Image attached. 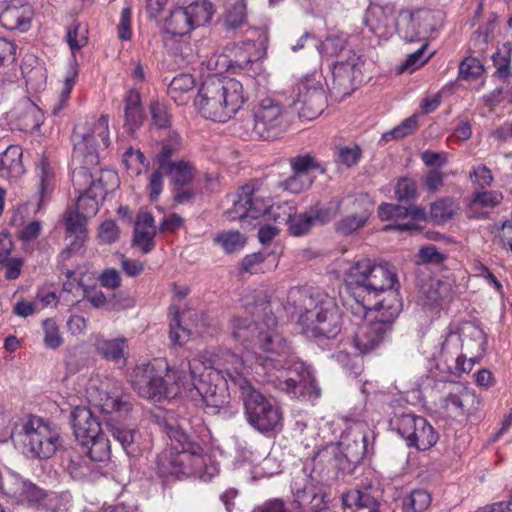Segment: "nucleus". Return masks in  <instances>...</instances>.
<instances>
[{
	"label": "nucleus",
	"mask_w": 512,
	"mask_h": 512,
	"mask_svg": "<svg viewBox=\"0 0 512 512\" xmlns=\"http://www.w3.org/2000/svg\"><path fill=\"white\" fill-rule=\"evenodd\" d=\"M264 324L265 329L259 330L258 344L252 351L254 360L264 367L287 369L286 375H282L279 379V389L287 394L300 397L315 393L318 396L319 392L316 391L314 379L303 363L298 362L287 367L291 349L277 331L276 318L272 315L266 316Z\"/></svg>",
	"instance_id": "1"
},
{
	"label": "nucleus",
	"mask_w": 512,
	"mask_h": 512,
	"mask_svg": "<svg viewBox=\"0 0 512 512\" xmlns=\"http://www.w3.org/2000/svg\"><path fill=\"white\" fill-rule=\"evenodd\" d=\"M286 305L298 315V324L307 337L334 339L342 330L340 308L326 293L293 287L288 291Z\"/></svg>",
	"instance_id": "2"
},
{
	"label": "nucleus",
	"mask_w": 512,
	"mask_h": 512,
	"mask_svg": "<svg viewBox=\"0 0 512 512\" xmlns=\"http://www.w3.org/2000/svg\"><path fill=\"white\" fill-rule=\"evenodd\" d=\"M170 446L157 458V468L162 476H197L209 480L218 469L208 452L198 443L191 441L182 427L168 430Z\"/></svg>",
	"instance_id": "3"
},
{
	"label": "nucleus",
	"mask_w": 512,
	"mask_h": 512,
	"mask_svg": "<svg viewBox=\"0 0 512 512\" xmlns=\"http://www.w3.org/2000/svg\"><path fill=\"white\" fill-rule=\"evenodd\" d=\"M345 281L356 306L361 314H367L370 308L375 309L376 299H388L391 292L396 293L395 285L398 283L397 274L393 266L388 263L373 264L369 259H362L354 263L345 274Z\"/></svg>",
	"instance_id": "4"
},
{
	"label": "nucleus",
	"mask_w": 512,
	"mask_h": 512,
	"mask_svg": "<svg viewBox=\"0 0 512 512\" xmlns=\"http://www.w3.org/2000/svg\"><path fill=\"white\" fill-rule=\"evenodd\" d=\"M351 309L357 319L364 318L362 323L356 324L351 343L358 354L366 355L377 350L386 340L402 310V302L396 293L391 292L388 299L379 300L375 309H368L367 314H361L358 306H351Z\"/></svg>",
	"instance_id": "5"
},
{
	"label": "nucleus",
	"mask_w": 512,
	"mask_h": 512,
	"mask_svg": "<svg viewBox=\"0 0 512 512\" xmlns=\"http://www.w3.org/2000/svg\"><path fill=\"white\" fill-rule=\"evenodd\" d=\"M187 370L182 362L177 369H170L162 359L137 365L130 382L139 396L153 401L172 399L182 393L186 386Z\"/></svg>",
	"instance_id": "6"
},
{
	"label": "nucleus",
	"mask_w": 512,
	"mask_h": 512,
	"mask_svg": "<svg viewBox=\"0 0 512 512\" xmlns=\"http://www.w3.org/2000/svg\"><path fill=\"white\" fill-rule=\"evenodd\" d=\"M246 100L240 81L213 75L203 81L195 105L204 118L226 122L242 108Z\"/></svg>",
	"instance_id": "7"
},
{
	"label": "nucleus",
	"mask_w": 512,
	"mask_h": 512,
	"mask_svg": "<svg viewBox=\"0 0 512 512\" xmlns=\"http://www.w3.org/2000/svg\"><path fill=\"white\" fill-rule=\"evenodd\" d=\"M11 439L27 457L40 460L51 458L63 443L60 429L35 415L17 420L11 430Z\"/></svg>",
	"instance_id": "8"
},
{
	"label": "nucleus",
	"mask_w": 512,
	"mask_h": 512,
	"mask_svg": "<svg viewBox=\"0 0 512 512\" xmlns=\"http://www.w3.org/2000/svg\"><path fill=\"white\" fill-rule=\"evenodd\" d=\"M236 389L243 403L245 418L252 428L268 434L282 427L283 414L280 407L247 378L236 376Z\"/></svg>",
	"instance_id": "9"
},
{
	"label": "nucleus",
	"mask_w": 512,
	"mask_h": 512,
	"mask_svg": "<svg viewBox=\"0 0 512 512\" xmlns=\"http://www.w3.org/2000/svg\"><path fill=\"white\" fill-rule=\"evenodd\" d=\"M289 125L287 112L277 100L266 97L253 107V118L242 120L238 131L248 140H271L282 134Z\"/></svg>",
	"instance_id": "10"
},
{
	"label": "nucleus",
	"mask_w": 512,
	"mask_h": 512,
	"mask_svg": "<svg viewBox=\"0 0 512 512\" xmlns=\"http://www.w3.org/2000/svg\"><path fill=\"white\" fill-rule=\"evenodd\" d=\"M72 137L74 159L80 161L81 167H95L99 163L98 149L107 148L110 144L108 116L86 118L75 126Z\"/></svg>",
	"instance_id": "11"
},
{
	"label": "nucleus",
	"mask_w": 512,
	"mask_h": 512,
	"mask_svg": "<svg viewBox=\"0 0 512 512\" xmlns=\"http://www.w3.org/2000/svg\"><path fill=\"white\" fill-rule=\"evenodd\" d=\"M104 180L117 184V174L111 170L92 172L88 167H79L73 171L72 182L79 193L76 211L84 217L91 218L97 214L99 200H103L107 193Z\"/></svg>",
	"instance_id": "12"
},
{
	"label": "nucleus",
	"mask_w": 512,
	"mask_h": 512,
	"mask_svg": "<svg viewBox=\"0 0 512 512\" xmlns=\"http://www.w3.org/2000/svg\"><path fill=\"white\" fill-rule=\"evenodd\" d=\"M184 367L187 370L186 386L182 387V390H187L191 393V397L195 398L199 396L202 402L207 408L212 409L213 413H216L220 408L224 407L228 402L227 389L222 385L213 384L208 378L207 374L202 372L208 370L206 362L202 359H193L188 362H184Z\"/></svg>",
	"instance_id": "13"
},
{
	"label": "nucleus",
	"mask_w": 512,
	"mask_h": 512,
	"mask_svg": "<svg viewBox=\"0 0 512 512\" xmlns=\"http://www.w3.org/2000/svg\"><path fill=\"white\" fill-rule=\"evenodd\" d=\"M232 207L227 211L230 219L265 217L267 220L279 221L280 206L274 205L269 197H265L252 185L242 186L231 199Z\"/></svg>",
	"instance_id": "14"
},
{
	"label": "nucleus",
	"mask_w": 512,
	"mask_h": 512,
	"mask_svg": "<svg viewBox=\"0 0 512 512\" xmlns=\"http://www.w3.org/2000/svg\"><path fill=\"white\" fill-rule=\"evenodd\" d=\"M105 425L122 449L128 456H134L139 452L137 439L139 433L135 429L127 428L119 422V419L131 410L130 402L118 396H107L100 405Z\"/></svg>",
	"instance_id": "15"
},
{
	"label": "nucleus",
	"mask_w": 512,
	"mask_h": 512,
	"mask_svg": "<svg viewBox=\"0 0 512 512\" xmlns=\"http://www.w3.org/2000/svg\"><path fill=\"white\" fill-rule=\"evenodd\" d=\"M289 165L292 173L281 180L278 187L293 194H299L310 189L316 180V173L324 175L327 172L326 165L310 153L290 158Z\"/></svg>",
	"instance_id": "16"
},
{
	"label": "nucleus",
	"mask_w": 512,
	"mask_h": 512,
	"mask_svg": "<svg viewBox=\"0 0 512 512\" xmlns=\"http://www.w3.org/2000/svg\"><path fill=\"white\" fill-rule=\"evenodd\" d=\"M432 14L425 9H403L396 20L399 36L406 42H426L428 33L432 30Z\"/></svg>",
	"instance_id": "17"
},
{
	"label": "nucleus",
	"mask_w": 512,
	"mask_h": 512,
	"mask_svg": "<svg viewBox=\"0 0 512 512\" xmlns=\"http://www.w3.org/2000/svg\"><path fill=\"white\" fill-rule=\"evenodd\" d=\"M299 117L312 120L318 117L327 105V97L320 81L307 78L298 87V97L294 101Z\"/></svg>",
	"instance_id": "18"
},
{
	"label": "nucleus",
	"mask_w": 512,
	"mask_h": 512,
	"mask_svg": "<svg viewBox=\"0 0 512 512\" xmlns=\"http://www.w3.org/2000/svg\"><path fill=\"white\" fill-rule=\"evenodd\" d=\"M254 359L253 353L246 351L245 354L239 356L232 351H224L221 355H218L214 361H209L207 373L208 378L212 376L218 377L222 374V377L228 386V382L236 388V376L246 378L243 375L245 368L252 366V360Z\"/></svg>",
	"instance_id": "19"
},
{
	"label": "nucleus",
	"mask_w": 512,
	"mask_h": 512,
	"mask_svg": "<svg viewBox=\"0 0 512 512\" xmlns=\"http://www.w3.org/2000/svg\"><path fill=\"white\" fill-rule=\"evenodd\" d=\"M0 488L7 497L17 504L36 506L41 505L46 499L43 489L14 472H8L1 477Z\"/></svg>",
	"instance_id": "20"
},
{
	"label": "nucleus",
	"mask_w": 512,
	"mask_h": 512,
	"mask_svg": "<svg viewBox=\"0 0 512 512\" xmlns=\"http://www.w3.org/2000/svg\"><path fill=\"white\" fill-rule=\"evenodd\" d=\"M379 218L383 221L392 220L394 225L385 226V230L413 231L417 230L416 221L425 219V212L417 206L404 207L392 203H383L378 208Z\"/></svg>",
	"instance_id": "21"
},
{
	"label": "nucleus",
	"mask_w": 512,
	"mask_h": 512,
	"mask_svg": "<svg viewBox=\"0 0 512 512\" xmlns=\"http://www.w3.org/2000/svg\"><path fill=\"white\" fill-rule=\"evenodd\" d=\"M396 7L393 3L369 5L364 24L379 38L388 39L394 32V14Z\"/></svg>",
	"instance_id": "22"
},
{
	"label": "nucleus",
	"mask_w": 512,
	"mask_h": 512,
	"mask_svg": "<svg viewBox=\"0 0 512 512\" xmlns=\"http://www.w3.org/2000/svg\"><path fill=\"white\" fill-rule=\"evenodd\" d=\"M34 14L30 4L15 0L0 12V22L8 30L26 32L31 27Z\"/></svg>",
	"instance_id": "23"
},
{
	"label": "nucleus",
	"mask_w": 512,
	"mask_h": 512,
	"mask_svg": "<svg viewBox=\"0 0 512 512\" xmlns=\"http://www.w3.org/2000/svg\"><path fill=\"white\" fill-rule=\"evenodd\" d=\"M351 208V213L335 223V231L342 236L352 235L362 229L372 213L371 204L364 199H354Z\"/></svg>",
	"instance_id": "24"
},
{
	"label": "nucleus",
	"mask_w": 512,
	"mask_h": 512,
	"mask_svg": "<svg viewBox=\"0 0 512 512\" xmlns=\"http://www.w3.org/2000/svg\"><path fill=\"white\" fill-rule=\"evenodd\" d=\"M463 353L472 359L481 360L485 354L487 337L482 328L471 322L464 323L459 330Z\"/></svg>",
	"instance_id": "25"
},
{
	"label": "nucleus",
	"mask_w": 512,
	"mask_h": 512,
	"mask_svg": "<svg viewBox=\"0 0 512 512\" xmlns=\"http://www.w3.org/2000/svg\"><path fill=\"white\" fill-rule=\"evenodd\" d=\"M71 422L74 435L80 443H87V439L102 432L101 424L87 407H75L71 412Z\"/></svg>",
	"instance_id": "26"
},
{
	"label": "nucleus",
	"mask_w": 512,
	"mask_h": 512,
	"mask_svg": "<svg viewBox=\"0 0 512 512\" xmlns=\"http://www.w3.org/2000/svg\"><path fill=\"white\" fill-rule=\"evenodd\" d=\"M359 57L352 50L346 51V58L337 61L332 67L333 88L343 94H349L353 86L355 68Z\"/></svg>",
	"instance_id": "27"
},
{
	"label": "nucleus",
	"mask_w": 512,
	"mask_h": 512,
	"mask_svg": "<svg viewBox=\"0 0 512 512\" xmlns=\"http://www.w3.org/2000/svg\"><path fill=\"white\" fill-rule=\"evenodd\" d=\"M450 404L458 412V415L466 419L479 407V399L474 390L462 383L450 385Z\"/></svg>",
	"instance_id": "28"
},
{
	"label": "nucleus",
	"mask_w": 512,
	"mask_h": 512,
	"mask_svg": "<svg viewBox=\"0 0 512 512\" xmlns=\"http://www.w3.org/2000/svg\"><path fill=\"white\" fill-rule=\"evenodd\" d=\"M157 228L150 212H140L135 222L133 244L143 253H149L155 246Z\"/></svg>",
	"instance_id": "29"
},
{
	"label": "nucleus",
	"mask_w": 512,
	"mask_h": 512,
	"mask_svg": "<svg viewBox=\"0 0 512 512\" xmlns=\"http://www.w3.org/2000/svg\"><path fill=\"white\" fill-rule=\"evenodd\" d=\"M86 217L72 209H67L64 214V223L67 237L70 238L67 251L75 253L80 250L87 238Z\"/></svg>",
	"instance_id": "30"
},
{
	"label": "nucleus",
	"mask_w": 512,
	"mask_h": 512,
	"mask_svg": "<svg viewBox=\"0 0 512 512\" xmlns=\"http://www.w3.org/2000/svg\"><path fill=\"white\" fill-rule=\"evenodd\" d=\"M231 329L236 341L240 342L247 351H249V348L254 351L258 344L257 334L259 330L265 329V324L264 320L252 323L248 318H234Z\"/></svg>",
	"instance_id": "31"
},
{
	"label": "nucleus",
	"mask_w": 512,
	"mask_h": 512,
	"mask_svg": "<svg viewBox=\"0 0 512 512\" xmlns=\"http://www.w3.org/2000/svg\"><path fill=\"white\" fill-rule=\"evenodd\" d=\"M502 199L503 195L499 191H477L468 201V214L474 218L486 217L494 207L501 203Z\"/></svg>",
	"instance_id": "32"
},
{
	"label": "nucleus",
	"mask_w": 512,
	"mask_h": 512,
	"mask_svg": "<svg viewBox=\"0 0 512 512\" xmlns=\"http://www.w3.org/2000/svg\"><path fill=\"white\" fill-rule=\"evenodd\" d=\"M144 112L139 92L129 90L124 97V128L133 134L143 123Z\"/></svg>",
	"instance_id": "33"
},
{
	"label": "nucleus",
	"mask_w": 512,
	"mask_h": 512,
	"mask_svg": "<svg viewBox=\"0 0 512 512\" xmlns=\"http://www.w3.org/2000/svg\"><path fill=\"white\" fill-rule=\"evenodd\" d=\"M339 452L344 456L347 465L340 464V468L345 474H352L356 467L361 463L366 452V437L352 441L343 440L340 442Z\"/></svg>",
	"instance_id": "34"
},
{
	"label": "nucleus",
	"mask_w": 512,
	"mask_h": 512,
	"mask_svg": "<svg viewBox=\"0 0 512 512\" xmlns=\"http://www.w3.org/2000/svg\"><path fill=\"white\" fill-rule=\"evenodd\" d=\"M24 172L22 149L18 145H10L0 155V175L6 178H18Z\"/></svg>",
	"instance_id": "35"
},
{
	"label": "nucleus",
	"mask_w": 512,
	"mask_h": 512,
	"mask_svg": "<svg viewBox=\"0 0 512 512\" xmlns=\"http://www.w3.org/2000/svg\"><path fill=\"white\" fill-rule=\"evenodd\" d=\"M195 87V80L191 74L182 73L175 76L170 82L167 93L168 96L177 104H186Z\"/></svg>",
	"instance_id": "36"
},
{
	"label": "nucleus",
	"mask_w": 512,
	"mask_h": 512,
	"mask_svg": "<svg viewBox=\"0 0 512 512\" xmlns=\"http://www.w3.org/2000/svg\"><path fill=\"white\" fill-rule=\"evenodd\" d=\"M165 173L172 183L178 186L189 184L194 177V167L185 160H178L159 168Z\"/></svg>",
	"instance_id": "37"
},
{
	"label": "nucleus",
	"mask_w": 512,
	"mask_h": 512,
	"mask_svg": "<svg viewBox=\"0 0 512 512\" xmlns=\"http://www.w3.org/2000/svg\"><path fill=\"white\" fill-rule=\"evenodd\" d=\"M193 29L184 7L173 9L164 23V33L171 36H184Z\"/></svg>",
	"instance_id": "38"
},
{
	"label": "nucleus",
	"mask_w": 512,
	"mask_h": 512,
	"mask_svg": "<svg viewBox=\"0 0 512 512\" xmlns=\"http://www.w3.org/2000/svg\"><path fill=\"white\" fill-rule=\"evenodd\" d=\"M193 28L207 24L213 14V4L208 0H194L184 7Z\"/></svg>",
	"instance_id": "39"
},
{
	"label": "nucleus",
	"mask_w": 512,
	"mask_h": 512,
	"mask_svg": "<svg viewBox=\"0 0 512 512\" xmlns=\"http://www.w3.org/2000/svg\"><path fill=\"white\" fill-rule=\"evenodd\" d=\"M437 434L433 427L421 417L415 429V436L411 437L408 443L410 447H416L419 450H427L437 442Z\"/></svg>",
	"instance_id": "40"
},
{
	"label": "nucleus",
	"mask_w": 512,
	"mask_h": 512,
	"mask_svg": "<svg viewBox=\"0 0 512 512\" xmlns=\"http://www.w3.org/2000/svg\"><path fill=\"white\" fill-rule=\"evenodd\" d=\"M182 139L176 131H170L162 140L161 149L156 156L158 167L166 166L173 162V157L181 150Z\"/></svg>",
	"instance_id": "41"
},
{
	"label": "nucleus",
	"mask_w": 512,
	"mask_h": 512,
	"mask_svg": "<svg viewBox=\"0 0 512 512\" xmlns=\"http://www.w3.org/2000/svg\"><path fill=\"white\" fill-rule=\"evenodd\" d=\"M125 345L126 340L124 338L111 340L98 338L95 343L97 352L106 360L114 362H118L120 359L124 358Z\"/></svg>",
	"instance_id": "42"
},
{
	"label": "nucleus",
	"mask_w": 512,
	"mask_h": 512,
	"mask_svg": "<svg viewBox=\"0 0 512 512\" xmlns=\"http://www.w3.org/2000/svg\"><path fill=\"white\" fill-rule=\"evenodd\" d=\"M81 445L87 447V454L93 461L101 462L110 458V441L103 432L98 433L95 437H91V439H87V443H81Z\"/></svg>",
	"instance_id": "43"
},
{
	"label": "nucleus",
	"mask_w": 512,
	"mask_h": 512,
	"mask_svg": "<svg viewBox=\"0 0 512 512\" xmlns=\"http://www.w3.org/2000/svg\"><path fill=\"white\" fill-rule=\"evenodd\" d=\"M512 45L507 42L493 55V63L496 67L494 76L507 81L512 76V70L510 67L511 62Z\"/></svg>",
	"instance_id": "44"
},
{
	"label": "nucleus",
	"mask_w": 512,
	"mask_h": 512,
	"mask_svg": "<svg viewBox=\"0 0 512 512\" xmlns=\"http://www.w3.org/2000/svg\"><path fill=\"white\" fill-rule=\"evenodd\" d=\"M214 242L230 254L241 250L246 243V238L238 231H222L214 237Z\"/></svg>",
	"instance_id": "45"
},
{
	"label": "nucleus",
	"mask_w": 512,
	"mask_h": 512,
	"mask_svg": "<svg viewBox=\"0 0 512 512\" xmlns=\"http://www.w3.org/2000/svg\"><path fill=\"white\" fill-rule=\"evenodd\" d=\"M43 115L41 110L32 102L26 101L23 107V113L19 120L21 127L25 131L38 129L42 124Z\"/></svg>",
	"instance_id": "46"
},
{
	"label": "nucleus",
	"mask_w": 512,
	"mask_h": 512,
	"mask_svg": "<svg viewBox=\"0 0 512 512\" xmlns=\"http://www.w3.org/2000/svg\"><path fill=\"white\" fill-rule=\"evenodd\" d=\"M419 419H421L420 416L402 414L392 421V424L395 425L398 434L406 441L407 444L411 440V437L415 436V429L418 425Z\"/></svg>",
	"instance_id": "47"
},
{
	"label": "nucleus",
	"mask_w": 512,
	"mask_h": 512,
	"mask_svg": "<svg viewBox=\"0 0 512 512\" xmlns=\"http://www.w3.org/2000/svg\"><path fill=\"white\" fill-rule=\"evenodd\" d=\"M340 208V201L334 200L329 202L327 205L320 206L315 205L308 211L315 224H326L330 222L338 213Z\"/></svg>",
	"instance_id": "48"
},
{
	"label": "nucleus",
	"mask_w": 512,
	"mask_h": 512,
	"mask_svg": "<svg viewBox=\"0 0 512 512\" xmlns=\"http://www.w3.org/2000/svg\"><path fill=\"white\" fill-rule=\"evenodd\" d=\"M280 220L289 221V230L295 236L307 233L315 225L309 211L295 216L289 214L281 217Z\"/></svg>",
	"instance_id": "49"
},
{
	"label": "nucleus",
	"mask_w": 512,
	"mask_h": 512,
	"mask_svg": "<svg viewBox=\"0 0 512 512\" xmlns=\"http://www.w3.org/2000/svg\"><path fill=\"white\" fill-rule=\"evenodd\" d=\"M42 327L45 346L53 350L59 348L64 340L56 321L52 318H48L43 321Z\"/></svg>",
	"instance_id": "50"
},
{
	"label": "nucleus",
	"mask_w": 512,
	"mask_h": 512,
	"mask_svg": "<svg viewBox=\"0 0 512 512\" xmlns=\"http://www.w3.org/2000/svg\"><path fill=\"white\" fill-rule=\"evenodd\" d=\"M246 5L243 2L235 3L226 13L224 26L228 31H234L246 23Z\"/></svg>",
	"instance_id": "51"
},
{
	"label": "nucleus",
	"mask_w": 512,
	"mask_h": 512,
	"mask_svg": "<svg viewBox=\"0 0 512 512\" xmlns=\"http://www.w3.org/2000/svg\"><path fill=\"white\" fill-rule=\"evenodd\" d=\"M431 504L430 494L422 489L413 490L404 501V507L407 511L423 512Z\"/></svg>",
	"instance_id": "52"
},
{
	"label": "nucleus",
	"mask_w": 512,
	"mask_h": 512,
	"mask_svg": "<svg viewBox=\"0 0 512 512\" xmlns=\"http://www.w3.org/2000/svg\"><path fill=\"white\" fill-rule=\"evenodd\" d=\"M418 128L417 115H412L402 121L398 126L383 134L385 141L402 139L412 134Z\"/></svg>",
	"instance_id": "53"
},
{
	"label": "nucleus",
	"mask_w": 512,
	"mask_h": 512,
	"mask_svg": "<svg viewBox=\"0 0 512 512\" xmlns=\"http://www.w3.org/2000/svg\"><path fill=\"white\" fill-rule=\"evenodd\" d=\"M77 76H78V68H77L76 62L74 60L73 63L70 64V67L64 77L63 87L60 92V99H59L60 105L58 107L53 108L54 114H57L58 111L67 103V101L70 97V93L76 83Z\"/></svg>",
	"instance_id": "54"
},
{
	"label": "nucleus",
	"mask_w": 512,
	"mask_h": 512,
	"mask_svg": "<svg viewBox=\"0 0 512 512\" xmlns=\"http://www.w3.org/2000/svg\"><path fill=\"white\" fill-rule=\"evenodd\" d=\"M88 30L81 24H73L67 30L66 40L72 52L78 51L88 42Z\"/></svg>",
	"instance_id": "55"
},
{
	"label": "nucleus",
	"mask_w": 512,
	"mask_h": 512,
	"mask_svg": "<svg viewBox=\"0 0 512 512\" xmlns=\"http://www.w3.org/2000/svg\"><path fill=\"white\" fill-rule=\"evenodd\" d=\"M314 46L322 56L329 58L338 56L341 52L348 50L346 49L345 40L338 36H329L319 46L316 44Z\"/></svg>",
	"instance_id": "56"
},
{
	"label": "nucleus",
	"mask_w": 512,
	"mask_h": 512,
	"mask_svg": "<svg viewBox=\"0 0 512 512\" xmlns=\"http://www.w3.org/2000/svg\"><path fill=\"white\" fill-rule=\"evenodd\" d=\"M38 170V176L40 178L39 194L42 201L45 195L49 194L53 189L54 173L46 159L40 161Z\"/></svg>",
	"instance_id": "57"
},
{
	"label": "nucleus",
	"mask_w": 512,
	"mask_h": 512,
	"mask_svg": "<svg viewBox=\"0 0 512 512\" xmlns=\"http://www.w3.org/2000/svg\"><path fill=\"white\" fill-rule=\"evenodd\" d=\"M123 164L127 170L138 175L147 166L146 158L140 150L129 148L123 154Z\"/></svg>",
	"instance_id": "58"
},
{
	"label": "nucleus",
	"mask_w": 512,
	"mask_h": 512,
	"mask_svg": "<svg viewBox=\"0 0 512 512\" xmlns=\"http://www.w3.org/2000/svg\"><path fill=\"white\" fill-rule=\"evenodd\" d=\"M362 156V150L357 144L339 147L337 149V162L350 168L356 165Z\"/></svg>",
	"instance_id": "59"
},
{
	"label": "nucleus",
	"mask_w": 512,
	"mask_h": 512,
	"mask_svg": "<svg viewBox=\"0 0 512 512\" xmlns=\"http://www.w3.org/2000/svg\"><path fill=\"white\" fill-rule=\"evenodd\" d=\"M426 47L427 43L422 42L420 48L409 54L404 63L399 67V73L406 71L412 73L418 68L422 67L428 61V57H424V51Z\"/></svg>",
	"instance_id": "60"
},
{
	"label": "nucleus",
	"mask_w": 512,
	"mask_h": 512,
	"mask_svg": "<svg viewBox=\"0 0 512 512\" xmlns=\"http://www.w3.org/2000/svg\"><path fill=\"white\" fill-rule=\"evenodd\" d=\"M484 67L475 57L465 58L459 66V74L464 79H474L482 75Z\"/></svg>",
	"instance_id": "61"
},
{
	"label": "nucleus",
	"mask_w": 512,
	"mask_h": 512,
	"mask_svg": "<svg viewBox=\"0 0 512 512\" xmlns=\"http://www.w3.org/2000/svg\"><path fill=\"white\" fill-rule=\"evenodd\" d=\"M150 113L152 122L157 128L164 129L170 126L171 115L164 104L153 102L150 105Z\"/></svg>",
	"instance_id": "62"
},
{
	"label": "nucleus",
	"mask_w": 512,
	"mask_h": 512,
	"mask_svg": "<svg viewBox=\"0 0 512 512\" xmlns=\"http://www.w3.org/2000/svg\"><path fill=\"white\" fill-rule=\"evenodd\" d=\"M339 448L333 447L331 452L328 450L319 453L314 458L315 468L323 461H328V463L338 471H341L342 473H345L341 468L340 464L347 465V462L345 461L344 456L338 451Z\"/></svg>",
	"instance_id": "63"
},
{
	"label": "nucleus",
	"mask_w": 512,
	"mask_h": 512,
	"mask_svg": "<svg viewBox=\"0 0 512 512\" xmlns=\"http://www.w3.org/2000/svg\"><path fill=\"white\" fill-rule=\"evenodd\" d=\"M470 178L472 183L479 188L489 187L494 180L491 170L484 165L474 167L470 172Z\"/></svg>",
	"instance_id": "64"
}]
</instances>
